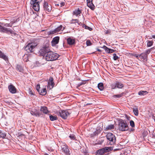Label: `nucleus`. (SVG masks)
I'll return each mask as SVG.
<instances>
[{"mask_svg": "<svg viewBox=\"0 0 155 155\" xmlns=\"http://www.w3.org/2000/svg\"><path fill=\"white\" fill-rule=\"evenodd\" d=\"M42 0H36V2H39V1H40V2H41Z\"/></svg>", "mask_w": 155, "mask_h": 155, "instance_id": "58", "label": "nucleus"}, {"mask_svg": "<svg viewBox=\"0 0 155 155\" xmlns=\"http://www.w3.org/2000/svg\"><path fill=\"white\" fill-rule=\"evenodd\" d=\"M131 54L132 55L136 57V58L138 60H140L139 59V56H140L139 54H132V53H131Z\"/></svg>", "mask_w": 155, "mask_h": 155, "instance_id": "39", "label": "nucleus"}, {"mask_svg": "<svg viewBox=\"0 0 155 155\" xmlns=\"http://www.w3.org/2000/svg\"><path fill=\"white\" fill-rule=\"evenodd\" d=\"M134 130V129L132 128L130 129V131H133Z\"/></svg>", "mask_w": 155, "mask_h": 155, "instance_id": "54", "label": "nucleus"}, {"mask_svg": "<svg viewBox=\"0 0 155 155\" xmlns=\"http://www.w3.org/2000/svg\"><path fill=\"white\" fill-rule=\"evenodd\" d=\"M63 155H73L72 152L68 148V146L64 144L61 146Z\"/></svg>", "mask_w": 155, "mask_h": 155, "instance_id": "4", "label": "nucleus"}, {"mask_svg": "<svg viewBox=\"0 0 155 155\" xmlns=\"http://www.w3.org/2000/svg\"><path fill=\"white\" fill-rule=\"evenodd\" d=\"M111 87L112 89H114L117 87L116 86V83H114L112 84L111 85Z\"/></svg>", "mask_w": 155, "mask_h": 155, "instance_id": "40", "label": "nucleus"}, {"mask_svg": "<svg viewBox=\"0 0 155 155\" xmlns=\"http://www.w3.org/2000/svg\"><path fill=\"white\" fill-rule=\"evenodd\" d=\"M39 94L42 95H45L47 93V90L46 88H43L40 91Z\"/></svg>", "mask_w": 155, "mask_h": 155, "instance_id": "22", "label": "nucleus"}, {"mask_svg": "<svg viewBox=\"0 0 155 155\" xmlns=\"http://www.w3.org/2000/svg\"><path fill=\"white\" fill-rule=\"evenodd\" d=\"M37 45L36 43H29L25 48V50L28 53L32 52L33 49Z\"/></svg>", "mask_w": 155, "mask_h": 155, "instance_id": "5", "label": "nucleus"}, {"mask_svg": "<svg viewBox=\"0 0 155 155\" xmlns=\"http://www.w3.org/2000/svg\"><path fill=\"white\" fill-rule=\"evenodd\" d=\"M9 91L12 94H15L16 93V89L13 85L11 84L8 86Z\"/></svg>", "mask_w": 155, "mask_h": 155, "instance_id": "11", "label": "nucleus"}, {"mask_svg": "<svg viewBox=\"0 0 155 155\" xmlns=\"http://www.w3.org/2000/svg\"><path fill=\"white\" fill-rule=\"evenodd\" d=\"M83 27L84 28H85V29H88L90 31H91L92 30V28H91L87 26V25H85L84 24L83 25Z\"/></svg>", "mask_w": 155, "mask_h": 155, "instance_id": "35", "label": "nucleus"}, {"mask_svg": "<svg viewBox=\"0 0 155 155\" xmlns=\"http://www.w3.org/2000/svg\"><path fill=\"white\" fill-rule=\"evenodd\" d=\"M83 84V83H81L79 84L78 85L79 86H80L82 85V84Z\"/></svg>", "mask_w": 155, "mask_h": 155, "instance_id": "56", "label": "nucleus"}, {"mask_svg": "<svg viewBox=\"0 0 155 155\" xmlns=\"http://www.w3.org/2000/svg\"><path fill=\"white\" fill-rule=\"evenodd\" d=\"M67 42L68 45H72L75 44V41L74 39H72L71 38H68L67 39Z\"/></svg>", "mask_w": 155, "mask_h": 155, "instance_id": "18", "label": "nucleus"}, {"mask_svg": "<svg viewBox=\"0 0 155 155\" xmlns=\"http://www.w3.org/2000/svg\"><path fill=\"white\" fill-rule=\"evenodd\" d=\"M4 25L5 26L10 27H12V24H8V23L5 24Z\"/></svg>", "mask_w": 155, "mask_h": 155, "instance_id": "47", "label": "nucleus"}, {"mask_svg": "<svg viewBox=\"0 0 155 155\" xmlns=\"http://www.w3.org/2000/svg\"><path fill=\"white\" fill-rule=\"evenodd\" d=\"M104 141V140L103 139H97L96 140V143L97 144H102Z\"/></svg>", "mask_w": 155, "mask_h": 155, "instance_id": "28", "label": "nucleus"}, {"mask_svg": "<svg viewBox=\"0 0 155 155\" xmlns=\"http://www.w3.org/2000/svg\"><path fill=\"white\" fill-rule=\"evenodd\" d=\"M9 29L2 26L0 28V32L2 33H5L9 34Z\"/></svg>", "mask_w": 155, "mask_h": 155, "instance_id": "15", "label": "nucleus"}, {"mask_svg": "<svg viewBox=\"0 0 155 155\" xmlns=\"http://www.w3.org/2000/svg\"><path fill=\"white\" fill-rule=\"evenodd\" d=\"M18 136H19V137H21L22 136H24L25 135L23 134V133H18Z\"/></svg>", "mask_w": 155, "mask_h": 155, "instance_id": "49", "label": "nucleus"}, {"mask_svg": "<svg viewBox=\"0 0 155 155\" xmlns=\"http://www.w3.org/2000/svg\"><path fill=\"white\" fill-rule=\"evenodd\" d=\"M81 12V10H80L78 8L77 9H75L73 12V13L76 16L80 15Z\"/></svg>", "mask_w": 155, "mask_h": 155, "instance_id": "23", "label": "nucleus"}, {"mask_svg": "<svg viewBox=\"0 0 155 155\" xmlns=\"http://www.w3.org/2000/svg\"><path fill=\"white\" fill-rule=\"evenodd\" d=\"M114 51V50L113 49H111L109 48V51L108 52L109 53H112Z\"/></svg>", "mask_w": 155, "mask_h": 155, "instance_id": "48", "label": "nucleus"}, {"mask_svg": "<svg viewBox=\"0 0 155 155\" xmlns=\"http://www.w3.org/2000/svg\"><path fill=\"white\" fill-rule=\"evenodd\" d=\"M92 0H87V5L91 10H93L94 9V6L92 2Z\"/></svg>", "mask_w": 155, "mask_h": 155, "instance_id": "14", "label": "nucleus"}, {"mask_svg": "<svg viewBox=\"0 0 155 155\" xmlns=\"http://www.w3.org/2000/svg\"><path fill=\"white\" fill-rule=\"evenodd\" d=\"M16 69L17 70H18L20 72H23V68L20 65H17L16 66Z\"/></svg>", "mask_w": 155, "mask_h": 155, "instance_id": "27", "label": "nucleus"}, {"mask_svg": "<svg viewBox=\"0 0 155 155\" xmlns=\"http://www.w3.org/2000/svg\"><path fill=\"white\" fill-rule=\"evenodd\" d=\"M115 83L116 86L117 87V88H121L124 86L123 84L120 82L116 81Z\"/></svg>", "mask_w": 155, "mask_h": 155, "instance_id": "20", "label": "nucleus"}, {"mask_svg": "<svg viewBox=\"0 0 155 155\" xmlns=\"http://www.w3.org/2000/svg\"><path fill=\"white\" fill-rule=\"evenodd\" d=\"M110 31L109 30H107L106 31L105 34H110Z\"/></svg>", "mask_w": 155, "mask_h": 155, "instance_id": "51", "label": "nucleus"}, {"mask_svg": "<svg viewBox=\"0 0 155 155\" xmlns=\"http://www.w3.org/2000/svg\"><path fill=\"white\" fill-rule=\"evenodd\" d=\"M113 150L112 147H105L97 150L96 152V155H103L105 153L109 152Z\"/></svg>", "mask_w": 155, "mask_h": 155, "instance_id": "3", "label": "nucleus"}, {"mask_svg": "<svg viewBox=\"0 0 155 155\" xmlns=\"http://www.w3.org/2000/svg\"><path fill=\"white\" fill-rule=\"evenodd\" d=\"M133 112L134 115L136 116H138L139 114V111L138 108L137 106H135L133 108Z\"/></svg>", "mask_w": 155, "mask_h": 155, "instance_id": "21", "label": "nucleus"}, {"mask_svg": "<svg viewBox=\"0 0 155 155\" xmlns=\"http://www.w3.org/2000/svg\"><path fill=\"white\" fill-rule=\"evenodd\" d=\"M0 58L3 59L5 61H8V57L2 51L0 50Z\"/></svg>", "mask_w": 155, "mask_h": 155, "instance_id": "19", "label": "nucleus"}, {"mask_svg": "<svg viewBox=\"0 0 155 155\" xmlns=\"http://www.w3.org/2000/svg\"><path fill=\"white\" fill-rule=\"evenodd\" d=\"M45 155H48V154L47 153H46L45 154Z\"/></svg>", "mask_w": 155, "mask_h": 155, "instance_id": "59", "label": "nucleus"}, {"mask_svg": "<svg viewBox=\"0 0 155 155\" xmlns=\"http://www.w3.org/2000/svg\"><path fill=\"white\" fill-rule=\"evenodd\" d=\"M9 34H14V35H16V34L12 30L9 29Z\"/></svg>", "mask_w": 155, "mask_h": 155, "instance_id": "38", "label": "nucleus"}, {"mask_svg": "<svg viewBox=\"0 0 155 155\" xmlns=\"http://www.w3.org/2000/svg\"><path fill=\"white\" fill-rule=\"evenodd\" d=\"M54 83L53 81V78L51 77L49 79V81L48 82V88L51 89L54 87Z\"/></svg>", "mask_w": 155, "mask_h": 155, "instance_id": "9", "label": "nucleus"}, {"mask_svg": "<svg viewBox=\"0 0 155 155\" xmlns=\"http://www.w3.org/2000/svg\"><path fill=\"white\" fill-rule=\"evenodd\" d=\"M113 55V59L114 60H116L118 58V57L117 55L116 54H114Z\"/></svg>", "mask_w": 155, "mask_h": 155, "instance_id": "41", "label": "nucleus"}, {"mask_svg": "<svg viewBox=\"0 0 155 155\" xmlns=\"http://www.w3.org/2000/svg\"><path fill=\"white\" fill-rule=\"evenodd\" d=\"M43 8L44 10L46 12H50L52 9L51 5L49 4L47 2L44 1L43 4Z\"/></svg>", "mask_w": 155, "mask_h": 155, "instance_id": "8", "label": "nucleus"}, {"mask_svg": "<svg viewBox=\"0 0 155 155\" xmlns=\"http://www.w3.org/2000/svg\"><path fill=\"white\" fill-rule=\"evenodd\" d=\"M69 137L71 139L75 140L76 138L75 136L74 135H71L69 136Z\"/></svg>", "mask_w": 155, "mask_h": 155, "instance_id": "42", "label": "nucleus"}, {"mask_svg": "<svg viewBox=\"0 0 155 155\" xmlns=\"http://www.w3.org/2000/svg\"><path fill=\"white\" fill-rule=\"evenodd\" d=\"M71 21L72 23H78L79 21L78 20V19H72L71 20Z\"/></svg>", "mask_w": 155, "mask_h": 155, "instance_id": "43", "label": "nucleus"}, {"mask_svg": "<svg viewBox=\"0 0 155 155\" xmlns=\"http://www.w3.org/2000/svg\"><path fill=\"white\" fill-rule=\"evenodd\" d=\"M148 92L146 91H140L138 92V94L140 95H144L148 94Z\"/></svg>", "mask_w": 155, "mask_h": 155, "instance_id": "25", "label": "nucleus"}, {"mask_svg": "<svg viewBox=\"0 0 155 155\" xmlns=\"http://www.w3.org/2000/svg\"><path fill=\"white\" fill-rule=\"evenodd\" d=\"M152 49V48H151L150 49H148L146 50L144 53L146 54L147 56V55L150 53L151 51V49Z\"/></svg>", "mask_w": 155, "mask_h": 155, "instance_id": "34", "label": "nucleus"}, {"mask_svg": "<svg viewBox=\"0 0 155 155\" xmlns=\"http://www.w3.org/2000/svg\"><path fill=\"white\" fill-rule=\"evenodd\" d=\"M71 113V112L70 110H63L59 112V115L63 119H66Z\"/></svg>", "mask_w": 155, "mask_h": 155, "instance_id": "7", "label": "nucleus"}, {"mask_svg": "<svg viewBox=\"0 0 155 155\" xmlns=\"http://www.w3.org/2000/svg\"><path fill=\"white\" fill-rule=\"evenodd\" d=\"M33 114L37 117H40L41 114V113L40 111H35L33 113Z\"/></svg>", "mask_w": 155, "mask_h": 155, "instance_id": "31", "label": "nucleus"}, {"mask_svg": "<svg viewBox=\"0 0 155 155\" xmlns=\"http://www.w3.org/2000/svg\"><path fill=\"white\" fill-rule=\"evenodd\" d=\"M62 26L61 25H60L57 28L53 30H51L49 31V35L54 34L55 33H56L62 30Z\"/></svg>", "mask_w": 155, "mask_h": 155, "instance_id": "10", "label": "nucleus"}, {"mask_svg": "<svg viewBox=\"0 0 155 155\" xmlns=\"http://www.w3.org/2000/svg\"><path fill=\"white\" fill-rule=\"evenodd\" d=\"M78 24H79V25H80V24L79 23V22H78Z\"/></svg>", "mask_w": 155, "mask_h": 155, "instance_id": "61", "label": "nucleus"}, {"mask_svg": "<svg viewBox=\"0 0 155 155\" xmlns=\"http://www.w3.org/2000/svg\"><path fill=\"white\" fill-rule=\"evenodd\" d=\"M64 2H62L60 3V6L61 7H62L64 5Z\"/></svg>", "mask_w": 155, "mask_h": 155, "instance_id": "50", "label": "nucleus"}, {"mask_svg": "<svg viewBox=\"0 0 155 155\" xmlns=\"http://www.w3.org/2000/svg\"><path fill=\"white\" fill-rule=\"evenodd\" d=\"M59 37L58 36L54 38L51 42L52 46H54L58 44L59 42Z\"/></svg>", "mask_w": 155, "mask_h": 155, "instance_id": "12", "label": "nucleus"}, {"mask_svg": "<svg viewBox=\"0 0 155 155\" xmlns=\"http://www.w3.org/2000/svg\"><path fill=\"white\" fill-rule=\"evenodd\" d=\"M6 137V134L5 133H2L0 130V137L5 138Z\"/></svg>", "mask_w": 155, "mask_h": 155, "instance_id": "32", "label": "nucleus"}, {"mask_svg": "<svg viewBox=\"0 0 155 155\" xmlns=\"http://www.w3.org/2000/svg\"><path fill=\"white\" fill-rule=\"evenodd\" d=\"M152 37L154 39H155V35H152Z\"/></svg>", "mask_w": 155, "mask_h": 155, "instance_id": "53", "label": "nucleus"}, {"mask_svg": "<svg viewBox=\"0 0 155 155\" xmlns=\"http://www.w3.org/2000/svg\"><path fill=\"white\" fill-rule=\"evenodd\" d=\"M56 5H59L58 4H56Z\"/></svg>", "mask_w": 155, "mask_h": 155, "instance_id": "60", "label": "nucleus"}, {"mask_svg": "<svg viewBox=\"0 0 155 155\" xmlns=\"http://www.w3.org/2000/svg\"><path fill=\"white\" fill-rule=\"evenodd\" d=\"M153 41H147V46L148 47H150L153 44Z\"/></svg>", "mask_w": 155, "mask_h": 155, "instance_id": "30", "label": "nucleus"}, {"mask_svg": "<svg viewBox=\"0 0 155 155\" xmlns=\"http://www.w3.org/2000/svg\"><path fill=\"white\" fill-rule=\"evenodd\" d=\"M118 129L122 131L128 130L129 127L126 122L122 119L120 120L118 122Z\"/></svg>", "mask_w": 155, "mask_h": 155, "instance_id": "2", "label": "nucleus"}, {"mask_svg": "<svg viewBox=\"0 0 155 155\" xmlns=\"http://www.w3.org/2000/svg\"><path fill=\"white\" fill-rule=\"evenodd\" d=\"M105 155H106V154H105Z\"/></svg>", "mask_w": 155, "mask_h": 155, "instance_id": "64", "label": "nucleus"}, {"mask_svg": "<svg viewBox=\"0 0 155 155\" xmlns=\"http://www.w3.org/2000/svg\"><path fill=\"white\" fill-rule=\"evenodd\" d=\"M114 128V126L112 124H110L108 125L106 127L105 129V130H112Z\"/></svg>", "mask_w": 155, "mask_h": 155, "instance_id": "26", "label": "nucleus"}, {"mask_svg": "<svg viewBox=\"0 0 155 155\" xmlns=\"http://www.w3.org/2000/svg\"><path fill=\"white\" fill-rule=\"evenodd\" d=\"M97 51H99V52H101V50L100 49H97Z\"/></svg>", "mask_w": 155, "mask_h": 155, "instance_id": "55", "label": "nucleus"}, {"mask_svg": "<svg viewBox=\"0 0 155 155\" xmlns=\"http://www.w3.org/2000/svg\"><path fill=\"white\" fill-rule=\"evenodd\" d=\"M140 60L141 61H147V56L144 52L139 54Z\"/></svg>", "mask_w": 155, "mask_h": 155, "instance_id": "17", "label": "nucleus"}, {"mask_svg": "<svg viewBox=\"0 0 155 155\" xmlns=\"http://www.w3.org/2000/svg\"><path fill=\"white\" fill-rule=\"evenodd\" d=\"M63 29L62 30V31H63L64 30L65 28V27H62Z\"/></svg>", "mask_w": 155, "mask_h": 155, "instance_id": "57", "label": "nucleus"}, {"mask_svg": "<svg viewBox=\"0 0 155 155\" xmlns=\"http://www.w3.org/2000/svg\"><path fill=\"white\" fill-rule=\"evenodd\" d=\"M105 50L106 52L108 53L109 51V48H108L107 46L104 45L102 47Z\"/></svg>", "mask_w": 155, "mask_h": 155, "instance_id": "37", "label": "nucleus"}, {"mask_svg": "<svg viewBox=\"0 0 155 155\" xmlns=\"http://www.w3.org/2000/svg\"><path fill=\"white\" fill-rule=\"evenodd\" d=\"M102 129L99 127H97L96 130L94 132L91 134V136L92 137H94L95 136H97L98 134L100 133Z\"/></svg>", "mask_w": 155, "mask_h": 155, "instance_id": "13", "label": "nucleus"}, {"mask_svg": "<svg viewBox=\"0 0 155 155\" xmlns=\"http://www.w3.org/2000/svg\"><path fill=\"white\" fill-rule=\"evenodd\" d=\"M86 44L87 46H90L92 44L90 41L87 40L86 41Z\"/></svg>", "mask_w": 155, "mask_h": 155, "instance_id": "45", "label": "nucleus"}, {"mask_svg": "<svg viewBox=\"0 0 155 155\" xmlns=\"http://www.w3.org/2000/svg\"><path fill=\"white\" fill-rule=\"evenodd\" d=\"M78 24H79V25H80V24L79 23V22H78Z\"/></svg>", "mask_w": 155, "mask_h": 155, "instance_id": "62", "label": "nucleus"}, {"mask_svg": "<svg viewBox=\"0 0 155 155\" xmlns=\"http://www.w3.org/2000/svg\"><path fill=\"white\" fill-rule=\"evenodd\" d=\"M29 94H31V95L32 96H35V95L34 94V93L31 90L30 88L29 89Z\"/></svg>", "mask_w": 155, "mask_h": 155, "instance_id": "46", "label": "nucleus"}, {"mask_svg": "<svg viewBox=\"0 0 155 155\" xmlns=\"http://www.w3.org/2000/svg\"><path fill=\"white\" fill-rule=\"evenodd\" d=\"M41 54L47 61H54L57 59L59 55L57 53L50 51L47 47H44L41 50Z\"/></svg>", "mask_w": 155, "mask_h": 155, "instance_id": "1", "label": "nucleus"}, {"mask_svg": "<svg viewBox=\"0 0 155 155\" xmlns=\"http://www.w3.org/2000/svg\"><path fill=\"white\" fill-rule=\"evenodd\" d=\"M126 117H127V119L128 120H130V117L127 116V115H126Z\"/></svg>", "mask_w": 155, "mask_h": 155, "instance_id": "52", "label": "nucleus"}, {"mask_svg": "<svg viewBox=\"0 0 155 155\" xmlns=\"http://www.w3.org/2000/svg\"><path fill=\"white\" fill-rule=\"evenodd\" d=\"M78 24H79V25H80V24L79 23V22H78Z\"/></svg>", "mask_w": 155, "mask_h": 155, "instance_id": "63", "label": "nucleus"}, {"mask_svg": "<svg viewBox=\"0 0 155 155\" xmlns=\"http://www.w3.org/2000/svg\"><path fill=\"white\" fill-rule=\"evenodd\" d=\"M40 85L39 84L37 85L36 87V89L39 93L40 92Z\"/></svg>", "mask_w": 155, "mask_h": 155, "instance_id": "44", "label": "nucleus"}, {"mask_svg": "<svg viewBox=\"0 0 155 155\" xmlns=\"http://www.w3.org/2000/svg\"><path fill=\"white\" fill-rule=\"evenodd\" d=\"M98 89L100 91H103L104 89V84L102 83H100L98 84L97 86Z\"/></svg>", "mask_w": 155, "mask_h": 155, "instance_id": "24", "label": "nucleus"}, {"mask_svg": "<svg viewBox=\"0 0 155 155\" xmlns=\"http://www.w3.org/2000/svg\"><path fill=\"white\" fill-rule=\"evenodd\" d=\"M124 93H122L120 94H117V95H114L113 96V97H118V98H120L123 95Z\"/></svg>", "mask_w": 155, "mask_h": 155, "instance_id": "33", "label": "nucleus"}, {"mask_svg": "<svg viewBox=\"0 0 155 155\" xmlns=\"http://www.w3.org/2000/svg\"><path fill=\"white\" fill-rule=\"evenodd\" d=\"M106 137L110 144L113 145L115 143L116 141V137L115 135L113 134L112 133H108Z\"/></svg>", "mask_w": 155, "mask_h": 155, "instance_id": "6", "label": "nucleus"}, {"mask_svg": "<svg viewBox=\"0 0 155 155\" xmlns=\"http://www.w3.org/2000/svg\"><path fill=\"white\" fill-rule=\"evenodd\" d=\"M49 117L50 120L51 121H54L57 119V117L56 116H53L51 115Z\"/></svg>", "mask_w": 155, "mask_h": 155, "instance_id": "29", "label": "nucleus"}, {"mask_svg": "<svg viewBox=\"0 0 155 155\" xmlns=\"http://www.w3.org/2000/svg\"><path fill=\"white\" fill-rule=\"evenodd\" d=\"M130 126L132 127H134L135 124L134 121L131 120L130 121Z\"/></svg>", "mask_w": 155, "mask_h": 155, "instance_id": "36", "label": "nucleus"}, {"mask_svg": "<svg viewBox=\"0 0 155 155\" xmlns=\"http://www.w3.org/2000/svg\"><path fill=\"white\" fill-rule=\"evenodd\" d=\"M40 113L42 114V113L45 114H47L49 111L48 110V108L45 106L41 107L40 109Z\"/></svg>", "mask_w": 155, "mask_h": 155, "instance_id": "16", "label": "nucleus"}]
</instances>
